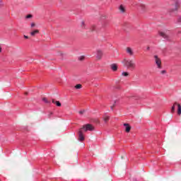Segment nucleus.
Listing matches in <instances>:
<instances>
[{
  "mask_svg": "<svg viewBox=\"0 0 181 181\" xmlns=\"http://www.w3.org/2000/svg\"><path fill=\"white\" fill-rule=\"evenodd\" d=\"M42 101H44L45 103V104H50V101L47 100V98H42Z\"/></svg>",
  "mask_w": 181,
  "mask_h": 181,
  "instance_id": "18",
  "label": "nucleus"
},
{
  "mask_svg": "<svg viewBox=\"0 0 181 181\" xmlns=\"http://www.w3.org/2000/svg\"><path fill=\"white\" fill-rule=\"evenodd\" d=\"M165 73H166V71H165V70L161 71V74H165Z\"/></svg>",
  "mask_w": 181,
  "mask_h": 181,
  "instance_id": "26",
  "label": "nucleus"
},
{
  "mask_svg": "<svg viewBox=\"0 0 181 181\" xmlns=\"http://www.w3.org/2000/svg\"><path fill=\"white\" fill-rule=\"evenodd\" d=\"M78 134V141H80V142H83V141H84V134H83L82 129H79Z\"/></svg>",
  "mask_w": 181,
  "mask_h": 181,
  "instance_id": "5",
  "label": "nucleus"
},
{
  "mask_svg": "<svg viewBox=\"0 0 181 181\" xmlns=\"http://www.w3.org/2000/svg\"><path fill=\"white\" fill-rule=\"evenodd\" d=\"M95 25H92L91 26V28H90V30L92 31V32H93V30H95Z\"/></svg>",
  "mask_w": 181,
  "mask_h": 181,
  "instance_id": "21",
  "label": "nucleus"
},
{
  "mask_svg": "<svg viewBox=\"0 0 181 181\" xmlns=\"http://www.w3.org/2000/svg\"><path fill=\"white\" fill-rule=\"evenodd\" d=\"M39 33V30H35L30 33L31 36H35V35H37Z\"/></svg>",
  "mask_w": 181,
  "mask_h": 181,
  "instance_id": "14",
  "label": "nucleus"
},
{
  "mask_svg": "<svg viewBox=\"0 0 181 181\" xmlns=\"http://www.w3.org/2000/svg\"><path fill=\"white\" fill-rule=\"evenodd\" d=\"M107 25V23H103V28H105V25Z\"/></svg>",
  "mask_w": 181,
  "mask_h": 181,
  "instance_id": "27",
  "label": "nucleus"
},
{
  "mask_svg": "<svg viewBox=\"0 0 181 181\" xmlns=\"http://www.w3.org/2000/svg\"><path fill=\"white\" fill-rule=\"evenodd\" d=\"M111 110H114V107L112 106L111 107Z\"/></svg>",
  "mask_w": 181,
  "mask_h": 181,
  "instance_id": "30",
  "label": "nucleus"
},
{
  "mask_svg": "<svg viewBox=\"0 0 181 181\" xmlns=\"http://www.w3.org/2000/svg\"><path fill=\"white\" fill-rule=\"evenodd\" d=\"M122 76H123L124 77H128V76H129V74L128 72H122Z\"/></svg>",
  "mask_w": 181,
  "mask_h": 181,
  "instance_id": "17",
  "label": "nucleus"
},
{
  "mask_svg": "<svg viewBox=\"0 0 181 181\" xmlns=\"http://www.w3.org/2000/svg\"><path fill=\"white\" fill-rule=\"evenodd\" d=\"M112 70L113 71H117V70H118V66H117L116 64H112L111 66H110Z\"/></svg>",
  "mask_w": 181,
  "mask_h": 181,
  "instance_id": "11",
  "label": "nucleus"
},
{
  "mask_svg": "<svg viewBox=\"0 0 181 181\" xmlns=\"http://www.w3.org/2000/svg\"><path fill=\"white\" fill-rule=\"evenodd\" d=\"M119 11H120L122 13H124L125 12V7H124L123 5H120L119 7Z\"/></svg>",
  "mask_w": 181,
  "mask_h": 181,
  "instance_id": "12",
  "label": "nucleus"
},
{
  "mask_svg": "<svg viewBox=\"0 0 181 181\" xmlns=\"http://www.w3.org/2000/svg\"><path fill=\"white\" fill-rule=\"evenodd\" d=\"M176 105H177V114L178 115H181V105L180 104H177V103H175L173 104V105L171 107V114H173V112H175V107H176Z\"/></svg>",
  "mask_w": 181,
  "mask_h": 181,
  "instance_id": "2",
  "label": "nucleus"
},
{
  "mask_svg": "<svg viewBox=\"0 0 181 181\" xmlns=\"http://www.w3.org/2000/svg\"><path fill=\"white\" fill-rule=\"evenodd\" d=\"M81 28L84 29L86 28V24L84 23V21L81 22Z\"/></svg>",
  "mask_w": 181,
  "mask_h": 181,
  "instance_id": "20",
  "label": "nucleus"
},
{
  "mask_svg": "<svg viewBox=\"0 0 181 181\" xmlns=\"http://www.w3.org/2000/svg\"><path fill=\"white\" fill-rule=\"evenodd\" d=\"M154 59H156V64L158 66V69H162V61L159 57H158V55L154 56Z\"/></svg>",
  "mask_w": 181,
  "mask_h": 181,
  "instance_id": "4",
  "label": "nucleus"
},
{
  "mask_svg": "<svg viewBox=\"0 0 181 181\" xmlns=\"http://www.w3.org/2000/svg\"><path fill=\"white\" fill-rule=\"evenodd\" d=\"M25 39H29V37L28 35H24Z\"/></svg>",
  "mask_w": 181,
  "mask_h": 181,
  "instance_id": "28",
  "label": "nucleus"
},
{
  "mask_svg": "<svg viewBox=\"0 0 181 181\" xmlns=\"http://www.w3.org/2000/svg\"><path fill=\"white\" fill-rule=\"evenodd\" d=\"M178 4L179 3L177 1L175 2V6H176L175 7V11H177V5H178Z\"/></svg>",
  "mask_w": 181,
  "mask_h": 181,
  "instance_id": "24",
  "label": "nucleus"
},
{
  "mask_svg": "<svg viewBox=\"0 0 181 181\" xmlns=\"http://www.w3.org/2000/svg\"><path fill=\"white\" fill-rule=\"evenodd\" d=\"M124 127H125V131L126 132H129L131 131V126H129V124L124 123Z\"/></svg>",
  "mask_w": 181,
  "mask_h": 181,
  "instance_id": "9",
  "label": "nucleus"
},
{
  "mask_svg": "<svg viewBox=\"0 0 181 181\" xmlns=\"http://www.w3.org/2000/svg\"><path fill=\"white\" fill-rule=\"evenodd\" d=\"M147 50H149V47L147 48Z\"/></svg>",
  "mask_w": 181,
  "mask_h": 181,
  "instance_id": "31",
  "label": "nucleus"
},
{
  "mask_svg": "<svg viewBox=\"0 0 181 181\" xmlns=\"http://www.w3.org/2000/svg\"><path fill=\"white\" fill-rule=\"evenodd\" d=\"M159 35L160 36H161V37H163V39H165V40H169V36H168V35H166L165 33L160 31Z\"/></svg>",
  "mask_w": 181,
  "mask_h": 181,
  "instance_id": "7",
  "label": "nucleus"
},
{
  "mask_svg": "<svg viewBox=\"0 0 181 181\" xmlns=\"http://www.w3.org/2000/svg\"><path fill=\"white\" fill-rule=\"evenodd\" d=\"M83 86H81V84H77L75 86V88L76 90H80V88H82Z\"/></svg>",
  "mask_w": 181,
  "mask_h": 181,
  "instance_id": "16",
  "label": "nucleus"
},
{
  "mask_svg": "<svg viewBox=\"0 0 181 181\" xmlns=\"http://www.w3.org/2000/svg\"><path fill=\"white\" fill-rule=\"evenodd\" d=\"M122 64L125 67H127V69H129L130 70H134L135 67L136 66L135 63H134V61L129 59H124L122 61Z\"/></svg>",
  "mask_w": 181,
  "mask_h": 181,
  "instance_id": "1",
  "label": "nucleus"
},
{
  "mask_svg": "<svg viewBox=\"0 0 181 181\" xmlns=\"http://www.w3.org/2000/svg\"><path fill=\"white\" fill-rule=\"evenodd\" d=\"M126 52L129 56H134V51L132 50V48L127 47L126 49Z\"/></svg>",
  "mask_w": 181,
  "mask_h": 181,
  "instance_id": "6",
  "label": "nucleus"
},
{
  "mask_svg": "<svg viewBox=\"0 0 181 181\" xmlns=\"http://www.w3.org/2000/svg\"><path fill=\"white\" fill-rule=\"evenodd\" d=\"M52 103L56 104L57 107H62V103H60L59 101H54V100L52 99Z\"/></svg>",
  "mask_w": 181,
  "mask_h": 181,
  "instance_id": "13",
  "label": "nucleus"
},
{
  "mask_svg": "<svg viewBox=\"0 0 181 181\" xmlns=\"http://www.w3.org/2000/svg\"><path fill=\"white\" fill-rule=\"evenodd\" d=\"M81 129H84L85 132H87V131H94V127H93L90 124H84Z\"/></svg>",
  "mask_w": 181,
  "mask_h": 181,
  "instance_id": "3",
  "label": "nucleus"
},
{
  "mask_svg": "<svg viewBox=\"0 0 181 181\" xmlns=\"http://www.w3.org/2000/svg\"><path fill=\"white\" fill-rule=\"evenodd\" d=\"M35 23H31V28H35Z\"/></svg>",
  "mask_w": 181,
  "mask_h": 181,
  "instance_id": "25",
  "label": "nucleus"
},
{
  "mask_svg": "<svg viewBox=\"0 0 181 181\" xmlns=\"http://www.w3.org/2000/svg\"><path fill=\"white\" fill-rule=\"evenodd\" d=\"M33 16H32V14H28V15H27L26 16H25V18L26 19H30V18H33Z\"/></svg>",
  "mask_w": 181,
  "mask_h": 181,
  "instance_id": "19",
  "label": "nucleus"
},
{
  "mask_svg": "<svg viewBox=\"0 0 181 181\" xmlns=\"http://www.w3.org/2000/svg\"><path fill=\"white\" fill-rule=\"evenodd\" d=\"M103 119H104V122H108V121H110V116L105 115V116L103 117Z\"/></svg>",
  "mask_w": 181,
  "mask_h": 181,
  "instance_id": "15",
  "label": "nucleus"
},
{
  "mask_svg": "<svg viewBox=\"0 0 181 181\" xmlns=\"http://www.w3.org/2000/svg\"><path fill=\"white\" fill-rule=\"evenodd\" d=\"M83 59H84V56H81L78 57V60H80L81 62L83 61Z\"/></svg>",
  "mask_w": 181,
  "mask_h": 181,
  "instance_id": "22",
  "label": "nucleus"
},
{
  "mask_svg": "<svg viewBox=\"0 0 181 181\" xmlns=\"http://www.w3.org/2000/svg\"><path fill=\"white\" fill-rule=\"evenodd\" d=\"M139 9L140 11H145V9H146V6H145V4H139Z\"/></svg>",
  "mask_w": 181,
  "mask_h": 181,
  "instance_id": "10",
  "label": "nucleus"
},
{
  "mask_svg": "<svg viewBox=\"0 0 181 181\" xmlns=\"http://www.w3.org/2000/svg\"><path fill=\"white\" fill-rule=\"evenodd\" d=\"M103 53L101 51V49L97 50V56H96L97 59H100L103 57Z\"/></svg>",
  "mask_w": 181,
  "mask_h": 181,
  "instance_id": "8",
  "label": "nucleus"
},
{
  "mask_svg": "<svg viewBox=\"0 0 181 181\" xmlns=\"http://www.w3.org/2000/svg\"><path fill=\"white\" fill-rule=\"evenodd\" d=\"M1 52H2V48L0 47V53H1Z\"/></svg>",
  "mask_w": 181,
  "mask_h": 181,
  "instance_id": "29",
  "label": "nucleus"
},
{
  "mask_svg": "<svg viewBox=\"0 0 181 181\" xmlns=\"http://www.w3.org/2000/svg\"><path fill=\"white\" fill-rule=\"evenodd\" d=\"M85 112H86L85 110H81L78 112H79L80 115H83V114H84Z\"/></svg>",
  "mask_w": 181,
  "mask_h": 181,
  "instance_id": "23",
  "label": "nucleus"
}]
</instances>
